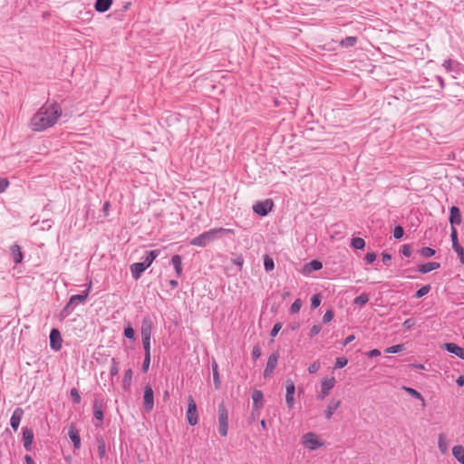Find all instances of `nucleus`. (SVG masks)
<instances>
[{
    "label": "nucleus",
    "instance_id": "obj_53",
    "mask_svg": "<svg viewBox=\"0 0 464 464\" xmlns=\"http://www.w3.org/2000/svg\"><path fill=\"white\" fill-rule=\"evenodd\" d=\"M261 349L258 345L254 346L252 350V358L254 361H256L261 356Z\"/></svg>",
    "mask_w": 464,
    "mask_h": 464
},
{
    "label": "nucleus",
    "instance_id": "obj_40",
    "mask_svg": "<svg viewBox=\"0 0 464 464\" xmlns=\"http://www.w3.org/2000/svg\"><path fill=\"white\" fill-rule=\"evenodd\" d=\"M430 285H426L416 291V293L414 294V297L420 298V297L424 296L425 295H427L430 292Z\"/></svg>",
    "mask_w": 464,
    "mask_h": 464
},
{
    "label": "nucleus",
    "instance_id": "obj_16",
    "mask_svg": "<svg viewBox=\"0 0 464 464\" xmlns=\"http://www.w3.org/2000/svg\"><path fill=\"white\" fill-rule=\"evenodd\" d=\"M23 416L24 410L20 407L15 408L10 419V425L14 430H17Z\"/></svg>",
    "mask_w": 464,
    "mask_h": 464
},
{
    "label": "nucleus",
    "instance_id": "obj_37",
    "mask_svg": "<svg viewBox=\"0 0 464 464\" xmlns=\"http://www.w3.org/2000/svg\"><path fill=\"white\" fill-rule=\"evenodd\" d=\"M420 254L423 257H430L435 255V250L429 246H424L420 249Z\"/></svg>",
    "mask_w": 464,
    "mask_h": 464
},
{
    "label": "nucleus",
    "instance_id": "obj_19",
    "mask_svg": "<svg viewBox=\"0 0 464 464\" xmlns=\"http://www.w3.org/2000/svg\"><path fill=\"white\" fill-rule=\"evenodd\" d=\"M148 267L142 263H134L130 266L131 276L138 280Z\"/></svg>",
    "mask_w": 464,
    "mask_h": 464
},
{
    "label": "nucleus",
    "instance_id": "obj_38",
    "mask_svg": "<svg viewBox=\"0 0 464 464\" xmlns=\"http://www.w3.org/2000/svg\"><path fill=\"white\" fill-rule=\"evenodd\" d=\"M369 301V295L367 294H361L354 298V304L358 305H364Z\"/></svg>",
    "mask_w": 464,
    "mask_h": 464
},
{
    "label": "nucleus",
    "instance_id": "obj_57",
    "mask_svg": "<svg viewBox=\"0 0 464 464\" xmlns=\"http://www.w3.org/2000/svg\"><path fill=\"white\" fill-rule=\"evenodd\" d=\"M9 186V181L5 178H0V193L4 192Z\"/></svg>",
    "mask_w": 464,
    "mask_h": 464
},
{
    "label": "nucleus",
    "instance_id": "obj_6",
    "mask_svg": "<svg viewBox=\"0 0 464 464\" xmlns=\"http://www.w3.org/2000/svg\"><path fill=\"white\" fill-rule=\"evenodd\" d=\"M187 419L191 426L196 425L198 420L197 405L191 396H189L188 400Z\"/></svg>",
    "mask_w": 464,
    "mask_h": 464
},
{
    "label": "nucleus",
    "instance_id": "obj_55",
    "mask_svg": "<svg viewBox=\"0 0 464 464\" xmlns=\"http://www.w3.org/2000/svg\"><path fill=\"white\" fill-rule=\"evenodd\" d=\"M320 362H313L312 364H310V366L308 367V372L310 373H315L319 371L320 369Z\"/></svg>",
    "mask_w": 464,
    "mask_h": 464
},
{
    "label": "nucleus",
    "instance_id": "obj_59",
    "mask_svg": "<svg viewBox=\"0 0 464 464\" xmlns=\"http://www.w3.org/2000/svg\"><path fill=\"white\" fill-rule=\"evenodd\" d=\"M414 324H415V321L412 318H409V319L405 320L402 324L403 327L408 330L411 329V327H413Z\"/></svg>",
    "mask_w": 464,
    "mask_h": 464
},
{
    "label": "nucleus",
    "instance_id": "obj_58",
    "mask_svg": "<svg viewBox=\"0 0 464 464\" xmlns=\"http://www.w3.org/2000/svg\"><path fill=\"white\" fill-rule=\"evenodd\" d=\"M401 254L404 256H410L411 255V247L410 245H403L401 248Z\"/></svg>",
    "mask_w": 464,
    "mask_h": 464
},
{
    "label": "nucleus",
    "instance_id": "obj_54",
    "mask_svg": "<svg viewBox=\"0 0 464 464\" xmlns=\"http://www.w3.org/2000/svg\"><path fill=\"white\" fill-rule=\"evenodd\" d=\"M144 354H150V339H143Z\"/></svg>",
    "mask_w": 464,
    "mask_h": 464
},
{
    "label": "nucleus",
    "instance_id": "obj_21",
    "mask_svg": "<svg viewBox=\"0 0 464 464\" xmlns=\"http://www.w3.org/2000/svg\"><path fill=\"white\" fill-rule=\"evenodd\" d=\"M323 267V265L318 260H312L311 262L304 265L303 272L304 274H310L314 271L320 270Z\"/></svg>",
    "mask_w": 464,
    "mask_h": 464
},
{
    "label": "nucleus",
    "instance_id": "obj_56",
    "mask_svg": "<svg viewBox=\"0 0 464 464\" xmlns=\"http://www.w3.org/2000/svg\"><path fill=\"white\" fill-rule=\"evenodd\" d=\"M282 328V324L281 323H276L275 324V325L273 326L272 330H271V333H270V335L272 337H275L276 336V334L279 333V331L281 330Z\"/></svg>",
    "mask_w": 464,
    "mask_h": 464
},
{
    "label": "nucleus",
    "instance_id": "obj_63",
    "mask_svg": "<svg viewBox=\"0 0 464 464\" xmlns=\"http://www.w3.org/2000/svg\"><path fill=\"white\" fill-rule=\"evenodd\" d=\"M456 382L459 386H463L464 385V375L459 376L458 379L456 380Z\"/></svg>",
    "mask_w": 464,
    "mask_h": 464
},
{
    "label": "nucleus",
    "instance_id": "obj_28",
    "mask_svg": "<svg viewBox=\"0 0 464 464\" xmlns=\"http://www.w3.org/2000/svg\"><path fill=\"white\" fill-rule=\"evenodd\" d=\"M151 336V323L149 320H144L141 325V338L150 339Z\"/></svg>",
    "mask_w": 464,
    "mask_h": 464
},
{
    "label": "nucleus",
    "instance_id": "obj_46",
    "mask_svg": "<svg viewBox=\"0 0 464 464\" xmlns=\"http://www.w3.org/2000/svg\"><path fill=\"white\" fill-rule=\"evenodd\" d=\"M321 304V296L320 295H314L311 298V307L313 309L317 308Z\"/></svg>",
    "mask_w": 464,
    "mask_h": 464
},
{
    "label": "nucleus",
    "instance_id": "obj_36",
    "mask_svg": "<svg viewBox=\"0 0 464 464\" xmlns=\"http://www.w3.org/2000/svg\"><path fill=\"white\" fill-rule=\"evenodd\" d=\"M351 246L355 249H363L365 246V241L362 237H353L351 240Z\"/></svg>",
    "mask_w": 464,
    "mask_h": 464
},
{
    "label": "nucleus",
    "instance_id": "obj_32",
    "mask_svg": "<svg viewBox=\"0 0 464 464\" xmlns=\"http://www.w3.org/2000/svg\"><path fill=\"white\" fill-rule=\"evenodd\" d=\"M132 370L131 369H128L125 373H124V377H123V380H122V386H123V389L124 390H128L131 384V382H132Z\"/></svg>",
    "mask_w": 464,
    "mask_h": 464
},
{
    "label": "nucleus",
    "instance_id": "obj_12",
    "mask_svg": "<svg viewBox=\"0 0 464 464\" xmlns=\"http://www.w3.org/2000/svg\"><path fill=\"white\" fill-rule=\"evenodd\" d=\"M278 358H279L278 353H274L270 354V356L268 357L267 362H266V369L264 371L265 378L269 377L273 373L274 370L276 369V367L277 365Z\"/></svg>",
    "mask_w": 464,
    "mask_h": 464
},
{
    "label": "nucleus",
    "instance_id": "obj_34",
    "mask_svg": "<svg viewBox=\"0 0 464 464\" xmlns=\"http://www.w3.org/2000/svg\"><path fill=\"white\" fill-rule=\"evenodd\" d=\"M97 444H98V453H99V456L100 458H104L105 454H106V444H105V441L104 440L100 437L97 439Z\"/></svg>",
    "mask_w": 464,
    "mask_h": 464
},
{
    "label": "nucleus",
    "instance_id": "obj_24",
    "mask_svg": "<svg viewBox=\"0 0 464 464\" xmlns=\"http://www.w3.org/2000/svg\"><path fill=\"white\" fill-rule=\"evenodd\" d=\"M440 264L437 262H429L419 266L418 271L421 274H427L432 270L440 268Z\"/></svg>",
    "mask_w": 464,
    "mask_h": 464
},
{
    "label": "nucleus",
    "instance_id": "obj_31",
    "mask_svg": "<svg viewBox=\"0 0 464 464\" xmlns=\"http://www.w3.org/2000/svg\"><path fill=\"white\" fill-rule=\"evenodd\" d=\"M212 371H213L214 385H215L216 390H218L220 388L221 382H220L219 373H218V363L215 361L212 362Z\"/></svg>",
    "mask_w": 464,
    "mask_h": 464
},
{
    "label": "nucleus",
    "instance_id": "obj_8",
    "mask_svg": "<svg viewBox=\"0 0 464 464\" xmlns=\"http://www.w3.org/2000/svg\"><path fill=\"white\" fill-rule=\"evenodd\" d=\"M336 383L335 378L331 377L329 379H324L321 382V391L317 395V400H324L330 392V391L334 387Z\"/></svg>",
    "mask_w": 464,
    "mask_h": 464
},
{
    "label": "nucleus",
    "instance_id": "obj_25",
    "mask_svg": "<svg viewBox=\"0 0 464 464\" xmlns=\"http://www.w3.org/2000/svg\"><path fill=\"white\" fill-rule=\"evenodd\" d=\"M341 405V401H335V400H332L328 406H327V409L325 411V418L327 420H330L334 414V412L338 409V407Z\"/></svg>",
    "mask_w": 464,
    "mask_h": 464
},
{
    "label": "nucleus",
    "instance_id": "obj_27",
    "mask_svg": "<svg viewBox=\"0 0 464 464\" xmlns=\"http://www.w3.org/2000/svg\"><path fill=\"white\" fill-rule=\"evenodd\" d=\"M452 455L461 464H464V447L456 445L452 448Z\"/></svg>",
    "mask_w": 464,
    "mask_h": 464
},
{
    "label": "nucleus",
    "instance_id": "obj_9",
    "mask_svg": "<svg viewBox=\"0 0 464 464\" xmlns=\"http://www.w3.org/2000/svg\"><path fill=\"white\" fill-rule=\"evenodd\" d=\"M273 201L271 199H266L264 201H258L253 206V210L259 216H266L272 209Z\"/></svg>",
    "mask_w": 464,
    "mask_h": 464
},
{
    "label": "nucleus",
    "instance_id": "obj_29",
    "mask_svg": "<svg viewBox=\"0 0 464 464\" xmlns=\"http://www.w3.org/2000/svg\"><path fill=\"white\" fill-rule=\"evenodd\" d=\"M68 435H69L71 440L73 443V447L75 449H80L81 448V438H80V435L78 433V430H76L73 428H71L69 432H68Z\"/></svg>",
    "mask_w": 464,
    "mask_h": 464
},
{
    "label": "nucleus",
    "instance_id": "obj_50",
    "mask_svg": "<svg viewBox=\"0 0 464 464\" xmlns=\"http://www.w3.org/2000/svg\"><path fill=\"white\" fill-rule=\"evenodd\" d=\"M334 318V312L332 310H327L323 316V323L327 324L331 322Z\"/></svg>",
    "mask_w": 464,
    "mask_h": 464
},
{
    "label": "nucleus",
    "instance_id": "obj_45",
    "mask_svg": "<svg viewBox=\"0 0 464 464\" xmlns=\"http://www.w3.org/2000/svg\"><path fill=\"white\" fill-rule=\"evenodd\" d=\"M302 307V301L301 299H296L291 305L290 311L292 314H296L300 311Z\"/></svg>",
    "mask_w": 464,
    "mask_h": 464
},
{
    "label": "nucleus",
    "instance_id": "obj_35",
    "mask_svg": "<svg viewBox=\"0 0 464 464\" xmlns=\"http://www.w3.org/2000/svg\"><path fill=\"white\" fill-rule=\"evenodd\" d=\"M357 43V38L355 36H347L340 42V45L342 47H351L353 46Z\"/></svg>",
    "mask_w": 464,
    "mask_h": 464
},
{
    "label": "nucleus",
    "instance_id": "obj_5",
    "mask_svg": "<svg viewBox=\"0 0 464 464\" xmlns=\"http://www.w3.org/2000/svg\"><path fill=\"white\" fill-rule=\"evenodd\" d=\"M302 440L304 446L311 450H317L324 445V443L320 441L317 436L313 432L305 433Z\"/></svg>",
    "mask_w": 464,
    "mask_h": 464
},
{
    "label": "nucleus",
    "instance_id": "obj_43",
    "mask_svg": "<svg viewBox=\"0 0 464 464\" xmlns=\"http://www.w3.org/2000/svg\"><path fill=\"white\" fill-rule=\"evenodd\" d=\"M348 363V360L345 357H338L336 358L334 369H341L346 366Z\"/></svg>",
    "mask_w": 464,
    "mask_h": 464
},
{
    "label": "nucleus",
    "instance_id": "obj_41",
    "mask_svg": "<svg viewBox=\"0 0 464 464\" xmlns=\"http://www.w3.org/2000/svg\"><path fill=\"white\" fill-rule=\"evenodd\" d=\"M119 362L117 361L116 358H112L111 359V369H110V373H111V378L116 376L119 372Z\"/></svg>",
    "mask_w": 464,
    "mask_h": 464
},
{
    "label": "nucleus",
    "instance_id": "obj_49",
    "mask_svg": "<svg viewBox=\"0 0 464 464\" xmlns=\"http://www.w3.org/2000/svg\"><path fill=\"white\" fill-rule=\"evenodd\" d=\"M150 364V354H144V360H143V363H142V371L144 372H146L149 370Z\"/></svg>",
    "mask_w": 464,
    "mask_h": 464
},
{
    "label": "nucleus",
    "instance_id": "obj_22",
    "mask_svg": "<svg viewBox=\"0 0 464 464\" xmlns=\"http://www.w3.org/2000/svg\"><path fill=\"white\" fill-rule=\"evenodd\" d=\"M171 264L174 266L176 275L178 277L181 276L182 275V258L179 255H174L171 257Z\"/></svg>",
    "mask_w": 464,
    "mask_h": 464
},
{
    "label": "nucleus",
    "instance_id": "obj_1",
    "mask_svg": "<svg viewBox=\"0 0 464 464\" xmlns=\"http://www.w3.org/2000/svg\"><path fill=\"white\" fill-rule=\"evenodd\" d=\"M62 116V108L57 102L44 103L30 120V128L34 131H43L53 127Z\"/></svg>",
    "mask_w": 464,
    "mask_h": 464
},
{
    "label": "nucleus",
    "instance_id": "obj_42",
    "mask_svg": "<svg viewBox=\"0 0 464 464\" xmlns=\"http://www.w3.org/2000/svg\"><path fill=\"white\" fill-rule=\"evenodd\" d=\"M403 389L410 394L411 395L412 397L416 398V399H419V400H421L422 401H424V399L422 397V395L418 392L416 391L415 389L413 388H410V387H403Z\"/></svg>",
    "mask_w": 464,
    "mask_h": 464
},
{
    "label": "nucleus",
    "instance_id": "obj_4",
    "mask_svg": "<svg viewBox=\"0 0 464 464\" xmlns=\"http://www.w3.org/2000/svg\"><path fill=\"white\" fill-rule=\"evenodd\" d=\"M228 430V413L224 403L218 405V432L226 437Z\"/></svg>",
    "mask_w": 464,
    "mask_h": 464
},
{
    "label": "nucleus",
    "instance_id": "obj_33",
    "mask_svg": "<svg viewBox=\"0 0 464 464\" xmlns=\"http://www.w3.org/2000/svg\"><path fill=\"white\" fill-rule=\"evenodd\" d=\"M438 446L442 454H446L449 449V444L447 442L446 437L444 434L439 435Z\"/></svg>",
    "mask_w": 464,
    "mask_h": 464
},
{
    "label": "nucleus",
    "instance_id": "obj_20",
    "mask_svg": "<svg viewBox=\"0 0 464 464\" xmlns=\"http://www.w3.org/2000/svg\"><path fill=\"white\" fill-rule=\"evenodd\" d=\"M253 409L258 411L263 406L264 395L259 390H255L252 393Z\"/></svg>",
    "mask_w": 464,
    "mask_h": 464
},
{
    "label": "nucleus",
    "instance_id": "obj_17",
    "mask_svg": "<svg viewBox=\"0 0 464 464\" xmlns=\"http://www.w3.org/2000/svg\"><path fill=\"white\" fill-rule=\"evenodd\" d=\"M450 223L451 227H454V225H460L462 222V217L460 210L458 207L452 206L450 208V218H449Z\"/></svg>",
    "mask_w": 464,
    "mask_h": 464
},
{
    "label": "nucleus",
    "instance_id": "obj_47",
    "mask_svg": "<svg viewBox=\"0 0 464 464\" xmlns=\"http://www.w3.org/2000/svg\"><path fill=\"white\" fill-rule=\"evenodd\" d=\"M403 235H404L403 227L401 226H396L393 230V237L396 239H400L403 237Z\"/></svg>",
    "mask_w": 464,
    "mask_h": 464
},
{
    "label": "nucleus",
    "instance_id": "obj_62",
    "mask_svg": "<svg viewBox=\"0 0 464 464\" xmlns=\"http://www.w3.org/2000/svg\"><path fill=\"white\" fill-rule=\"evenodd\" d=\"M382 259L384 264H388L392 260V256L387 253H382Z\"/></svg>",
    "mask_w": 464,
    "mask_h": 464
},
{
    "label": "nucleus",
    "instance_id": "obj_23",
    "mask_svg": "<svg viewBox=\"0 0 464 464\" xmlns=\"http://www.w3.org/2000/svg\"><path fill=\"white\" fill-rule=\"evenodd\" d=\"M112 0H96L94 7L97 12L104 13L110 9Z\"/></svg>",
    "mask_w": 464,
    "mask_h": 464
},
{
    "label": "nucleus",
    "instance_id": "obj_18",
    "mask_svg": "<svg viewBox=\"0 0 464 464\" xmlns=\"http://www.w3.org/2000/svg\"><path fill=\"white\" fill-rule=\"evenodd\" d=\"M447 352L453 353L464 360V348L459 347L454 343H445L442 346Z\"/></svg>",
    "mask_w": 464,
    "mask_h": 464
},
{
    "label": "nucleus",
    "instance_id": "obj_11",
    "mask_svg": "<svg viewBox=\"0 0 464 464\" xmlns=\"http://www.w3.org/2000/svg\"><path fill=\"white\" fill-rule=\"evenodd\" d=\"M285 390H286V393H285L286 406L288 409H292L295 404L294 395H295V386L292 380L286 381Z\"/></svg>",
    "mask_w": 464,
    "mask_h": 464
},
{
    "label": "nucleus",
    "instance_id": "obj_3",
    "mask_svg": "<svg viewBox=\"0 0 464 464\" xmlns=\"http://www.w3.org/2000/svg\"><path fill=\"white\" fill-rule=\"evenodd\" d=\"M225 231L227 230L222 227L210 229L194 237L190 241V245L197 246H206L217 238L218 234L224 233Z\"/></svg>",
    "mask_w": 464,
    "mask_h": 464
},
{
    "label": "nucleus",
    "instance_id": "obj_10",
    "mask_svg": "<svg viewBox=\"0 0 464 464\" xmlns=\"http://www.w3.org/2000/svg\"><path fill=\"white\" fill-rule=\"evenodd\" d=\"M143 401L145 411L147 412L150 411L154 407V394L150 385L144 387Z\"/></svg>",
    "mask_w": 464,
    "mask_h": 464
},
{
    "label": "nucleus",
    "instance_id": "obj_60",
    "mask_svg": "<svg viewBox=\"0 0 464 464\" xmlns=\"http://www.w3.org/2000/svg\"><path fill=\"white\" fill-rule=\"evenodd\" d=\"M365 261L368 263V264H372V262L375 261L376 259V254L375 253H367L365 255Z\"/></svg>",
    "mask_w": 464,
    "mask_h": 464
},
{
    "label": "nucleus",
    "instance_id": "obj_13",
    "mask_svg": "<svg viewBox=\"0 0 464 464\" xmlns=\"http://www.w3.org/2000/svg\"><path fill=\"white\" fill-rule=\"evenodd\" d=\"M93 415L98 420L95 423L96 427H100L103 421V411H102V401L99 398H95L93 401Z\"/></svg>",
    "mask_w": 464,
    "mask_h": 464
},
{
    "label": "nucleus",
    "instance_id": "obj_26",
    "mask_svg": "<svg viewBox=\"0 0 464 464\" xmlns=\"http://www.w3.org/2000/svg\"><path fill=\"white\" fill-rule=\"evenodd\" d=\"M10 249H11V254H12L14 262L15 264L21 263L23 260V254L21 251V247L17 244H14L11 246Z\"/></svg>",
    "mask_w": 464,
    "mask_h": 464
},
{
    "label": "nucleus",
    "instance_id": "obj_44",
    "mask_svg": "<svg viewBox=\"0 0 464 464\" xmlns=\"http://www.w3.org/2000/svg\"><path fill=\"white\" fill-rule=\"evenodd\" d=\"M404 349V345L403 344H397V345H393V346H390L388 347L385 352L388 353H400L401 351H403Z\"/></svg>",
    "mask_w": 464,
    "mask_h": 464
},
{
    "label": "nucleus",
    "instance_id": "obj_64",
    "mask_svg": "<svg viewBox=\"0 0 464 464\" xmlns=\"http://www.w3.org/2000/svg\"><path fill=\"white\" fill-rule=\"evenodd\" d=\"M24 460H25V463L26 464H35V462L34 461V459H32L31 456L29 455H25L24 457Z\"/></svg>",
    "mask_w": 464,
    "mask_h": 464
},
{
    "label": "nucleus",
    "instance_id": "obj_30",
    "mask_svg": "<svg viewBox=\"0 0 464 464\" xmlns=\"http://www.w3.org/2000/svg\"><path fill=\"white\" fill-rule=\"evenodd\" d=\"M160 251L158 249L147 252V256L142 263L147 267H149L152 264V262L155 260V258L160 255Z\"/></svg>",
    "mask_w": 464,
    "mask_h": 464
},
{
    "label": "nucleus",
    "instance_id": "obj_15",
    "mask_svg": "<svg viewBox=\"0 0 464 464\" xmlns=\"http://www.w3.org/2000/svg\"><path fill=\"white\" fill-rule=\"evenodd\" d=\"M23 444L26 450L30 451L32 450V444L34 440V432L31 429L24 427L23 428Z\"/></svg>",
    "mask_w": 464,
    "mask_h": 464
},
{
    "label": "nucleus",
    "instance_id": "obj_51",
    "mask_svg": "<svg viewBox=\"0 0 464 464\" xmlns=\"http://www.w3.org/2000/svg\"><path fill=\"white\" fill-rule=\"evenodd\" d=\"M124 336L128 339H133L135 336V331L132 327L128 326L124 329Z\"/></svg>",
    "mask_w": 464,
    "mask_h": 464
},
{
    "label": "nucleus",
    "instance_id": "obj_39",
    "mask_svg": "<svg viewBox=\"0 0 464 464\" xmlns=\"http://www.w3.org/2000/svg\"><path fill=\"white\" fill-rule=\"evenodd\" d=\"M264 266H265L266 271H267V272L272 271L275 267L273 259L267 255L265 256V258H264Z\"/></svg>",
    "mask_w": 464,
    "mask_h": 464
},
{
    "label": "nucleus",
    "instance_id": "obj_2",
    "mask_svg": "<svg viewBox=\"0 0 464 464\" xmlns=\"http://www.w3.org/2000/svg\"><path fill=\"white\" fill-rule=\"evenodd\" d=\"M90 289L91 285L82 294L73 295L70 297L67 304L60 312L59 316L62 320L69 316V314L73 311L76 305L83 304L86 301Z\"/></svg>",
    "mask_w": 464,
    "mask_h": 464
},
{
    "label": "nucleus",
    "instance_id": "obj_48",
    "mask_svg": "<svg viewBox=\"0 0 464 464\" xmlns=\"http://www.w3.org/2000/svg\"><path fill=\"white\" fill-rule=\"evenodd\" d=\"M71 397L72 398L74 403H80L81 402V396L79 394V392L77 389L72 388L70 392Z\"/></svg>",
    "mask_w": 464,
    "mask_h": 464
},
{
    "label": "nucleus",
    "instance_id": "obj_52",
    "mask_svg": "<svg viewBox=\"0 0 464 464\" xmlns=\"http://www.w3.org/2000/svg\"><path fill=\"white\" fill-rule=\"evenodd\" d=\"M321 329H322V327L319 324L313 325L310 329L309 336L314 337V336L317 335L320 333Z\"/></svg>",
    "mask_w": 464,
    "mask_h": 464
},
{
    "label": "nucleus",
    "instance_id": "obj_61",
    "mask_svg": "<svg viewBox=\"0 0 464 464\" xmlns=\"http://www.w3.org/2000/svg\"><path fill=\"white\" fill-rule=\"evenodd\" d=\"M381 354V352L378 349H372L370 352H368L367 356L370 358H373L376 356H379Z\"/></svg>",
    "mask_w": 464,
    "mask_h": 464
},
{
    "label": "nucleus",
    "instance_id": "obj_7",
    "mask_svg": "<svg viewBox=\"0 0 464 464\" xmlns=\"http://www.w3.org/2000/svg\"><path fill=\"white\" fill-rule=\"evenodd\" d=\"M450 237L452 241V248L457 253L461 264L464 265V248L459 245L458 241V234L455 227H451Z\"/></svg>",
    "mask_w": 464,
    "mask_h": 464
},
{
    "label": "nucleus",
    "instance_id": "obj_14",
    "mask_svg": "<svg viewBox=\"0 0 464 464\" xmlns=\"http://www.w3.org/2000/svg\"><path fill=\"white\" fill-rule=\"evenodd\" d=\"M62 337L58 329H52L50 333V346L54 351H59L62 348Z\"/></svg>",
    "mask_w": 464,
    "mask_h": 464
}]
</instances>
